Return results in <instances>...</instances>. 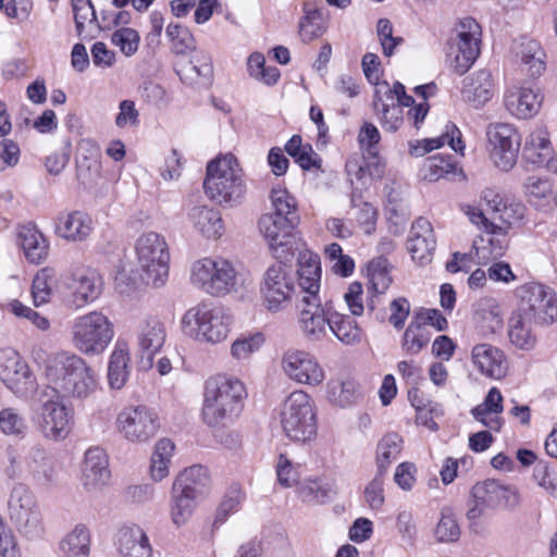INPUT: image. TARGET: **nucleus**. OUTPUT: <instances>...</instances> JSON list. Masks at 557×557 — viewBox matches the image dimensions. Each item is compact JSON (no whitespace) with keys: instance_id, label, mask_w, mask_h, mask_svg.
Here are the masks:
<instances>
[{"instance_id":"obj_1","label":"nucleus","mask_w":557,"mask_h":557,"mask_svg":"<svg viewBox=\"0 0 557 557\" xmlns=\"http://www.w3.org/2000/svg\"><path fill=\"white\" fill-rule=\"evenodd\" d=\"M246 395L245 385L235 377L215 375L205 383L202 420L214 430L215 438L226 447H234L238 443V432L230 426L240 416Z\"/></svg>"},{"instance_id":"obj_2","label":"nucleus","mask_w":557,"mask_h":557,"mask_svg":"<svg viewBox=\"0 0 557 557\" xmlns=\"http://www.w3.org/2000/svg\"><path fill=\"white\" fill-rule=\"evenodd\" d=\"M46 395L63 399H86L97 389L95 371L75 352L61 351L50 356L44 370Z\"/></svg>"},{"instance_id":"obj_3","label":"nucleus","mask_w":557,"mask_h":557,"mask_svg":"<svg viewBox=\"0 0 557 557\" xmlns=\"http://www.w3.org/2000/svg\"><path fill=\"white\" fill-rule=\"evenodd\" d=\"M203 189L208 198L220 206L232 208L242 202L247 187L235 156L227 153L208 163Z\"/></svg>"},{"instance_id":"obj_4","label":"nucleus","mask_w":557,"mask_h":557,"mask_svg":"<svg viewBox=\"0 0 557 557\" xmlns=\"http://www.w3.org/2000/svg\"><path fill=\"white\" fill-rule=\"evenodd\" d=\"M189 280L196 288L214 297L238 294L250 284L232 262L220 257H207L193 262Z\"/></svg>"},{"instance_id":"obj_5","label":"nucleus","mask_w":557,"mask_h":557,"mask_svg":"<svg viewBox=\"0 0 557 557\" xmlns=\"http://www.w3.org/2000/svg\"><path fill=\"white\" fill-rule=\"evenodd\" d=\"M114 337V325L103 312L94 310L76 317L70 326L72 347L83 356H101Z\"/></svg>"},{"instance_id":"obj_6","label":"nucleus","mask_w":557,"mask_h":557,"mask_svg":"<svg viewBox=\"0 0 557 557\" xmlns=\"http://www.w3.org/2000/svg\"><path fill=\"white\" fill-rule=\"evenodd\" d=\"M231 323V315L222 307L200 302L185 311L181 329L196 342L215 345L226 339Z\"/></svg>"},{"instance_id":"obj_7","label":"nucleus","mask_w":557,"mask_h":557,"mask_svg":"<svg viewBox=\"0 0 557 557\" xmlns=\"http://www.w3.org/2000/svg\"><path fill=\"white\" fill-rule=\"evenodd\" d=\"M140 281L162 286L169 276L170 249L165 238L153 231L140 234L134 244Z\"/></svg>"},{"instance_id":"obj_8","label":"nucleus","mask_w":557,"mask_h":557,"mask_svg":"<svg viewBox=\"0 0 557 557\" xmlns=\"http://www.w3.org/2000/svg\"><path fill=\"white\" fill-rule=\"evenodd\" d=\"M281 426L294 442H310L317 436L318 420L314 403L305 391L290 393L281 409Z\"/></svg>"},{"instance_id":"obj_9","label":"nucleus","mask_w":557,"mask_h":557,"mask_svg":"<svg viewBox=\"0 0 557 557\" xmlns=\"http://www.w3.org/2000/svg\"><path fill=\"white\" fill-rule=\"evenodd\" d=\"M263 307L271 313L286 310L295 294L294 276L287 265L275 263L267 269L260 283Z\"/></svg>"},{"instance_id":"obj_10","label":"nucleus","mask_w":557,"mask_h":557,"mask_svg":"<svg viewBox=\"0 0 557 557\" xmlns=\"http://www.w3.org/2000/svg\"><path fill=\"white\" fill-rule=\"evenodd\" d=\"M40 411L38 430L48 441H62L67 437L72 428V410L64 404L63 398L46 395L42 389L39 396Z\"/></svg>"},{"instance_id":"obj_11","label":"nucleus","mask_w":557,"mask_h":557,"mask_svg":"<svg viewBox=\"0 0 557 557\" xmlns=\"http://www.w3.org/2000/svg\"><path fill=\"white\" fill-rule=\"evenodd\" d=\"M486 137L491 146V160L494 165L503 171H510L517 163L521 145V137L517 128L509 123L490 124Z\"/></svg>"},{"instance_id":"obj_12","label":"nucleus","mask_w":557,"mask_h":557,"mask_svg":"<svg viewBox=\"0 0 557 557\" xmlns=\"http://www.w3.org/2000/svg\"><path fill=\"white\" fill-rule=\"evenodd\" d=\"M298 327L309 343H321L331 337L333 306L321 299L297 301Z\"/></svg>"},{"instance_id":"obj_13","label":"nucleus","mask_w":557,"mask_h":557,"mask_svg":"<svg viewBox=\"0 0 557 557\" xmlns=\"http://www.w3.org/2000/svg\"><path fill=\"white\" fill-rule=\"evenodd\" d=\"M456 38L451 47L454 59L450 66L462 75L474 63L480 54L481 26L472 17L461 18L455 27Z\"/></svg>"},{"instance_id":"obj_14","label":"nucleus","mask_w":557,"mask_h":557,"mask_svg":"<svg viewBox=\"0 0 557 557\" xmlns=\"http://www.w3.org/2000/svg\"><path fill=\"white\" fill-rule=\"evenodd\" d=\"M116 425L126 441L145 443L156 435L159 420L157 413L147 406H131L119 413Z\"/></svg>"},{"instance_id":"obj_15","label":"nucleus","mask_w":557,"mask_h":557,"mask_svg":"<svg viewBox=\"0 0 557 557\" xmlns=\"http://www.w3.org/2000/svg\"><path fill=\"white\" fill-rule=\"evenodd\" d=\"M521 307L519 312L533 319L537 324H552L557 319V298L555 293L540 283H530L520 289Z\"/></svg>"},{"instance_id":"obj_16","label":"nucleus","mask_w":557,"mask_h":557,"mask_svg":"<svg viewBox=\"0 0 557 557\" xmlns=\"http://www.w3.org/2000/svg\"><path fill=\"white\" fill-rule=\"evenodd\" d=\"M0 381L17 397L27 396L36 386L28 363L12 348L0 350Z\"/></svg>"},{"instance_id":"obj_17","label":"nucleus","mask_w":557,"mask_h":557,"mask_svg":"<svg viewBox=\"0 0 557 557\" xmlns=\"http://www.w3.org/2000/svg\"><path fill=\"white\" fill-rule=\"evenodd\" d=\"M281 369L290 381L308 386H319L325 380V371L318 358L302 349H288L281 359Z\"/></svg>"},{"instance_id":"obj_18","label":"nucleus","mask_w":557,"mask_h":557,"mask_svg":"<svg viewBox=\"0 0 557 557\" xmlns=\"http://www.w3.org/2000/svg\"><path fill=\"white\" fill-rule=\"evenodd\" d=\"M509 497L517 499V491L495 480L476 483L471 490V502L467 518L474 521L483 516L487 509L499 506L503 499L506 498L508 502Z\"/></svg>"},{"instance_id":"obj_19","label":"nucleus","mask_w":557,"mask_h":557,"mask_svg":"<svg viewBox=\"0 0 557 557\" xmlns=\"http://www.w3.org/2000/svg\"><path fill=\"white\" fill-rule=\"evenodd\" d=\"M166 336L165 324L154 317L146 318L138 323L136 343L143 369L151 368L153 357L164 346Z\"/></svg>"},{"instance_id":"obj_20","label":"nucleus","mask_w":557,"mask_h":557,"mask_svg":"<svg viewBox=\"0 0 557 557\" xmlns=\"http://www.w3.org/2000/svg\"><path fill=\"white\" fill-rule=\"evenodd\" d=\"M26 474L39 487L48 488L58 483V469L47 449L40 444L24 447Z\"/></svg>"},{"instance_id":"obj_21","label":"nucleus","mask_w":557,"mask_h":557,"mask_svg":"<svg viewBox=\"0 0 557 557\" xmlns=\"http://www.w3.org/2000/svg\"><path fill=\"white\" fill-rule=\"evenodd\" d=\"M111 472L106 451L100 447H90L85 453L82 465L81 484L89 494L100 493L109 483Z\"/></svg>"},{"instance_id":"obj_22","label":"nucleus","mask_w":557,"mask_h":557,"mask_svg":"<svg viewBox=\"0 0 557 557\" xmlns=\"http://www.w3.org/2000/svg\"><path fill=\"white\" fill-rule=\"evenodd\" d=\"M543 102V95L536 86H512L504 95V106L510 115L528 120L535 116Z\"/></svg>"},{"instance_id":"obj_23","label":"nucleus","mask_w":557,"mask_h":557,"mask_svg":"<svg viewBox=\"0 0 557 557\" xmlns=\"http://www.w3.org/2000/svg\"><path fill=\"white\" fill-rule=\"evenodd\" d=\"M471 362L480 374L493 380L505 377L508 371V360L504 351L487 343L472 347Z\"/></svg>"},{"instance_id":"obj_24","label":"nucleus","mask_w":557,"mask_h":557,"mask_svg":"<svg viewBox=\"0 0 557 557\" xmlns=\"http://www.w3.org/2000/svg\"><path fill=\"white\" fill-rule=\"evenodd\" d=\"M321 263L318 255L309 251L299 253L297 278L299 287L298 301L321 299Z\"/></svg>"},{"instance_id":"obj_25","label":"nucleus","mask_w":557,"mask_h":557,"mask_svg":"<svg viewBox=\"0 0 557 557\" xmlns=\"http://www.w3.org/2000/svg\"><path fill=\"white\" fill-rule=\"evenodd\" d=\"M69 284L71 292V305L82 308L95 301L102 293L103 280L97 270L83 269L72 275Z\"/></svg>"},{"instance_id":"obj_26","label":"nucleus","mask_w":557,"mask_h":557,"mask_svg":"<svg viewBox=\"0 0 557 557\" xmlns=\"http://www.w3.org/2000/svg\"><path fill=\"white\" fill-rule=\"evenodd\" d=\"M488 231L473 240L478 262L486 264L500 258L507 249V231L499 224H488Z\"/></svg>"},{"instance_id":"obj_27","label":"nucleus","mask_w":557,"mask_h":557,"mask_svg":"<svg viewBox=\"0 0 557 557\" xmlns=\"http://www.w3.org/2000/svg\"><path fill=\"white\" fill-rule=\"evenodd\" d=\"M435 246L436 240L430 221L424 218L417 219L411 226L410 237L407 242V249L412 259L421 263L429 262Z\"/></svg>"},{"instance_id":"obj_28","label":"nucleus","mask_w":557,"mask_h":557,"mask_svg":"<svg viewBox=\"0 0 557 557\" xmlns=\"http://www.w3.org/2000/svg\"><path fill=\"white\" fill-rule=\"evenodd\" d=\"M494 87L491 72L480 70L463 79L461 96L466 102L480 108L492 99Z\"/></svg>"},{"instance_id":"obj_29","label":"nucleus","mask_w":557,"mask_h":557,"mask_svg":"<svg viewBox=\"0 0 557 557\" xmlns=\"http://www.w3.org/2000/svg\"><path fill=\"white\" fill-rule=\"evenodd\" d=\"M117 550L122 557H151L149 539L139 525L123 527L117 532Z\"/></svg>"},{"instance_id":"obj_30","label":"nucleus","mask_w":557,"mask_h":557,"mask_svg":"<svg viewBox=\"0 0 557 557\" xmlns=\"http://www.w3.org/2000/svg\"><path fill=\"white\" fill-rule=\"evenodd\" d=\"M191 226L207 238H219L224 232L221 213L212 207L198 205L187 212Z\"/></svg>"},{"instance_id":"obj_31","label":"nucleus","mask_w":557,"mask_h":557,"mask_svg":"<svg viewBox=\"0 0 557 557\" xmlns=\"http://www.w3.org/2000/svg\"><path fill=\"white\" fill-rule=\"evenodd\" d=\"M129 347L126 341L117 339L109 357L107 376L111 388L121 389L131 375Z\"/></svg>"},{"instance_id":"obj_32","label":"nucleus","mask_w":557,"mask_h":557,"mask_svg":"<svg viewBox=\"0 0 557 557\" xmlns=\"http://www.w3.org/2000/svg\"><path fill=\"white\" fill-rule=\"evenodd\" d=\"M523 158L534 165H546L553 156V145L547 128L536 125L525 137L522 149Z\"/></svg>"},{"instance_id":"obj_33","label":"nucleus","mask_w":557,"mask_h":557,"mask_svg":"<svg viewBox=\"0 0 557 557\" xmlns=\"http://www.w3.org/2000/svg\"><path fill=\"white\" fill-rule=\"evenodd\" d=\"M298 225L271 212L264 213L258 221V227L272 250L286 244L288 237Z\"/></svg>"},{"instance_id":"obj_34","label":"nucleus","mask_w":557,"mask_h":557,"mask_svg":"<svg viewBox=\"0 0 557 557\" xmlns=\"http://www.w3.org/2000/svg\"><path fill=\"white\" fill-rule=\"evenodd\" d=\"M92 230V219L85 212L74 211L58 218L55 233L72 242L86 239Z\"/></svg>"},{"instance_id":"obj_35","label":"nucleus","mask_w":557,"mask_h":557,"mask_svg":"<svg viewBox=\"0 0 557 557\" xmlns=\"http://www.w3.org/2000/svg\"><path fill=\"white\" fill-rule=\"evenodd\" d=\"M446 144L456 152L462 153L465 149V145L461 139V132L453 123H447L445 132L438 137L424 139L422 141H410L409 153L413 157H422Z\"/></svg>"},{"instance_id":"obj_36","label":"nucleus","mask_w":557,"mask_h":557,"mask_svg":"<svg viewBox=\"0 0 557 557\" xmlns=\"http://www.w3.org/2000/svg\"><path fill=\"white\" fill-rule=\"evenodd\" d=\"M173 485L178 487L180 491H183L184 493H187L201 500L209 493V472L205 467L200 465L191 466L180 472Z\"/></svg>"},{"instance_id":"obj_37","label":"nucleus","mask_w":557,"mask_h":557,"mask_svg":"<svg viewBox=\"0 0 557 557\" xmlns=\"http://www.w3.org/2000/svg\"><path fill=\"white\" fill-rule=\"evenodd\" d=\"M18 239L26 259L39 264L48 257L49 244L46 237L33 225H24L18 230Z\"/></svg>"},{"instance_id":"obj_38","label":"nucleus","mask_w":557,"mask_h":557,"mask_svg":"<svg viewBox=\"0 0 557 557\" xmlns=\"http://www.w3.org/2000/svg\"><path fill=\"white\" fill-rule=\"evenodd\" d=\"M40 508L33 491L24 483L13 485L8 499V513L12 521Z\"/></svg>"},{"instance_id":"obj_39","label":"nucleus","mask_w":557,"mask_h":557,"mask_svg":"<svg viewBox=\"0 0 557 557\" xmlns=\"http://www.w3.org/2000/svg\"><path fill=\"white\" fill-rule=\"evenodd\" d=\"M304 16L299 22V36L304 42L321 37L326 29L324 14L314 2L304 3Z\"/></svg>"},{"instance_id":"obj_40","label":"nucleus","mask_w":557,"mask_h":557,"mask_svg":"<svg viewBox=\"0 0 557 557\" xmlns=\"http://www.w3.org/2000/svg\"><path fill=\"white\" fill-rule=\"evenodd\" d=\"M490 205L493 209L492 219L495 223L506 227L507 232L511 226L519 224L525 214L524 205L513 200H504L498 196H495Z\"/></svg>"},{"instance_id":"obj_41","label":"nucleus","mask_w":557,"mask_h":557,"mask_svg":"<svg viewBox=\"0 0 557 557\" xmlns=\"http://www.w3.org/2000/svg\"><path fill=\"white\" fill-rule=\"evenodd\" d=\"M298 494L301 500L307 504L323 505L332 500L336 491L327 480L308 478L299 484Z\"/></svg>"},{"instance_id":"obj_42","label":"nucleus","mask_w":557,"mask_h":557,"mask_svg":"<svg viewBox=\"0 0 557 557\" xmlns=\"http://www.w3.org/2000/svg\"><path fill=\"white\" fill-rule=\"evenodd\" d=\"M473 319L488 332H495L503 325V313L495 298L483 297L473 305Z\"/></svg>"},{"instance_id":"obj_43","label":"nucleus","mask_w":557,"mask_h":557,"mask_svg":"<svg viewBox=\"0 0 557 557\" xmlns=\"http://www.w3.org/2000/svg\"><path fill=\"white\" fill-rule=\"evenodd\" d=\"M271 213L299 225L300 214L296 198L284 187L276 186L270 193Z\"/></svg>"},{"instance_id":"obj_44","label":"nucleus","mask_w":557,"mask_h":557,"mask_svg":"<svg viewBox=\"0 0 557 557\" xmlns=\"http://www.w3.org/2000/svg\"><path fill=\"white\" fill-rule=\"evenodd\" d=\"M373 109L385 131L394 133L399 129L404 121V111L395 102L385 101L381 96V88L375 89Z\"/></svg>"},{"instance_id":"obj_45","label":"nucleus","mask_w":557,"mask_h":557,"mask_svg":"<svg viewBox=\"0 0 557 557\" xmlns=\"http://www.w3.org/2000/svg\"><path fill=\"white\" fill-rule=\"evenodd\" d=\"M90 534L83 523L76 524L60 542V550L64 557H88Z\"/></svg>"},{"instance_id":"obj_46","label":"nucleus","mask_w":557,"mask_h":557,"mask_svg":"<svg viewBox=\"0 0 557 557\" xmlns=\"http://www.w3.org/2000/svg\"><path fill=\"white\" fill-rule=\"evenodd\" d=\"M403 449V440L397 433L384 435L376 445V472L385 474L389 466L396 461Z\"/></svg>"},{"instance_id":"obj_47","label":"nucleus","mask_w":557,"mask_h":557,"mask_svg":"<svg viewBox=\"0 0 557 557\" xmlns=\"http://www.w3.org/2000/svg\"><path fill=\"white\" fill-rule=\"evenodd\" d=\"M327 397L332 404L341 408L351 407L360 398L359 385L350 379L332 380L327 383Z\"/></svg>"},{"instance_id":"obj_48","label":"nucleus","mask_w":557,"mask_h":557,"mask_svg":"<svg viewBox=\"0 0 557 557\" xmlns=\"http://www.w3.org/2000/svg\"><path fill=\"white\" fill-rule=\"evenodd\" d=\"M285 151L295 160L302 170L319 169L321 159L311 145L304 144L299 135L292 136L285 144Z\"/></svg>"},{"instance_id":"obj_49","label":"nucleus","mask_w":557,"mask_h":557,"mask_svg":"<svg viewBox=\"0 0 557 557\" xmlns=\"http://www.w3.org/2000/svg\"><path fill=\"white\" fill-rule=\"evenodd\" d=\"M174 444L169 438L159 440L153 448L150 465V474L153 481H162L169 475Z\"/></svg>"},{"instance_id":"obj_50","label":"nucleus","mask_w":557,"mask_h":557,"mask_svg":"<svg viewBox=\"0 0 557 557\" xmlns=\"http://www.w3.org/2000/svg\"><path fill=\"white\" fill-rule=\"evenodd\" d=\"M531 319L521 312L513 313L509 320L508 336L517 348L529 350L535 345V336L532 333Z\"/></svg>"},{"instance_id":"obj_51","label":"nucleus","mask_w":557,"mask_h":557,"mask_svg":"<svg viewBox=\"0 0 557 557\" xmlns=\"http://www.w3.org/2000/svg\"><path fill=\"white\" fill-rule=\"evenodd\" d=\"M351 208L356 210L355 218L361 230L370 235L375 230L377 220L376 208L362 199V191L359 188H354L350 195Z\"/></svg>"},{"instance_id":"obj_52","label":"nucleus","mask_w":557,"mask_h":557,"mask_svg":"<svg viewBox=\"0 0 557 557\" xmlns=\"http://www.w3.org/2000/svg\"><path fill=\"white\" fill-rule=\"evenodd\" d=\"M331 336H335L345 345H354L361 341V329L350 317L339 313L333 309L331 319Z\"/></svg>"},{"instance_id":"obj_53","label":"nucleus","mask_w":557,"mask_h":557,"mask_svg":"<svg viewBox=\"0 0 557 557\" xmlns=\"http://www.w3.org/2000/svg\"><path fill=\"white\" fill-rule=\"evenodd\" d=\"M199 499L172 486L171 493V518L175 525L185 524L193 516Z\"/></svg>"},{"instance_id":"obj_54","label":"nucleus","mask_w":557,"mask_h":557,"mask_svg":"<svg viewBox=\"0 0 557 557\" xmlns=\"http://www.w3.org/2000/svg\"><path fill=\"white\" fill-rule=\"evenodd\" d=\"M431 334L425 324L410 322L401 338V349L408 356H417L429 344Z\"/></svg>"},{"instance_id":"obj_55","label":"nucleus","mask_w":557,"mask_h":557,"mask_svg":"<svg viewBox=\"0 0 557 557\" xmlns=\"http://www.w3.org/2000/svg\"><path fill=\"white\" fill-rule=\"evenodd\" d=\"M21 536L27 540L41 539L46 533L41 509L33 510L12 521Z\"/></svg>"},{"instance_id":"obj_56","label":"nucleus","mask_w":557,"mask_h":557,"mask_svg":"<svg viewBox=\"0 0 557 557\" xmlns=\"http://www.w3.org/2000/svg\"><path fill=\"white\" fill-rule=\"evenodd\" d=\"M55 277L54 269L46 267L40 269L33 280L32 295L35 306L49 302Z\"/></svg>"},{"instance_id":"obj_57","label":"nucleus","mask_w":557,"mask_h":557,"mask_svg":"<svg viewBox=\"0 0 557 557\" xmlns=\"http://www.w3.org/2000/svg\"><path fill=\"white\" fill-rule=\"evenodd\" d=\"M544 58L545 53L539 42L528 41L523 45L521 50V63L529 75L536 77L544 73Z\"/></svg>"},{"instance_id":"obj_58","label":"nucleus","mask_w":557,"mask_h":557,"mask_svg":"<svg viewBox=\"0 0 557 557\" xmlns=\"http://www.w3.org/2000/svg\"><path fill=\"white\" fill-rule=\"evenodd\" d=\"M0 431L4 435L22 438L27 432L26 419L15 408H3L0 411Z\"/></svg>"},{"instance_id":"obj_59","label":"nucleus","mask_w":557,"mask_h":557,"mask_svg":"<svg viewBox=\"0 0 557 557\" xmlns=\"http://www.w3.org/2000/svg\"><path fill=\"white\" fill-rule=\"evenodd\" d=\"M265 342L263 333L256 332L248 336L238 337L231 345V356L236 360H247L261 349Z\"/></svg>"},{"instance_id":"obj_60","label":"nucleus","mask_w":557,"mask_h":557,"mask_svg":"<svg viewBox=\"0 0 557 557\" xmlns=\"http://www.w3.org/2000/svg\"><path fill=\"white\" fill-rule=\"evenodd\" d=\"M325 256L332 262V271L342 277H347L352 274L355 270L354 259L343 253L342 247L333 243L325 247Z\"/></svg>"},{"instance_id":"obj_61","label":"nucleus","mask_w":557,"mask_h":557,"mask_svg":"<svg viewBox=\"0 0 557 557\" xmlns=\"http://www.w3.org/2000/svg\"><path fill=\"white\" fill-rule=\"evenodd\" d=\"M460 536V529L448 508H444L441 512V519L435 529V537L438 542L449 543L456 542Z\"/></svg>"},{"instance_id":"obj_62","label":"nucleus","mask_w":557,"mask_h":557,"mask_svg":"<svg viewBox=\"0 0 557 557\" xmlns=\"http://www.w3.org/2000/svg\"><path fill=\"white\" fill-rule=\"evenodd\" d=\"M166 35L173 42L176 54H184L195 48V40L190 32L180 24H169Z\"/></svg>"},{"instance_id":"obj_63","label":"nucleus","mask_w":557,"mask_h":557,"mask_svg":"<svg viewBox=\"0 0 557 557\" xmlns=\"http://www.w3.org/2000/svg\"><path fill=\"white\" fill-rule=\"evenodd\" d=\"M454 163L450 157L435 154L430 157L423 166V177L428 181H438L446 174L451 173Z\"/></svg>"},{"instance_id":"obj_64","label":"nucleus","mask_w":557,"mask_h":557,"mask_svg":"<svg viewBox=\"0 0 557 557\" xmlns=\"http://www.w3.org/2000/svg\"><path fill=\"white\" fill-rule=\"evenodd\" d=\"M111 41L119 47L126 57L133 55L139 45V35L137 30L129 27H122L115 30L111 36Z\"/></svg>"}]
</instances>
